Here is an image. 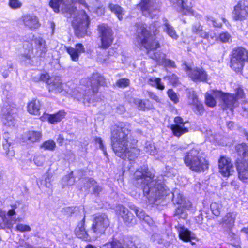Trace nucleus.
Returning <instances> with one entry per match:
<instances>
[{"instance_id": "obj_1", "label": "nucleus", "mask_w": 248, "mask_h": 248, "mask_svg": "<svg viewBox=\"0 0 248 248\" xmlns=\"http://www.w3.org/2000/svg\"><path fill=\"white\" fill-rule=\"evenodd\" d=\"M128 123L119 122L111 130V144L116 155L123 159L134 160L140 154L137 140L129 135Z\"/></svg>"}, {"instance_id": "obj_2", "label": "nucleus", "mask_w": 248, "mask_h": 248, "mask_svg": "<svg viewBox=\"0 0 248 248\" xmlns=\"http://www.w3.org/2000/svg\"><path fill=\"white\" fill-rule=\"evenodd\" d=\"M153 171L146 166L138 169L134 174V183L137 187H141L143 195L151 204H158V200L167 195L165 188L161 181L154 179Z\"/></svg>"}, {"instance_id": "obj_3", "label": "nucleus", "mask_w": 248, "mask_h": 248, "mask_svg": "<svg viewBox=\"0 0 248 248\" xmlns=\"http://www.w3.org/2000/svg\"><path fill=\"white\" fill-rule=\"evenodd\" d=\"M135 27L138 43L146 49L148 56L165 67L176 68V65L174 61L167 59L164 53L154 52L155 50L160 47V45L155 36L152 35L146 30V25L141 22L137 23Z\"/></svg>"}, {"instance_id": "obj_4", "label": "nucleus", "mask_w": 248, "mask_h": 248, "mask_svg": "<svg viewBox=\"0 0 248 248\" xmlns=\"http://www.w3.org/2000/svg\"><path fill=\"white\" fill-rule=\"evenodd\" d=\"M49 6L54 11L58 13L61 11L65 14L68 18L73 17L72 22L76 34L79 37H82L87 34V29L90 23L89 16L83 10L77 12L76 7L72 4H65L62 0H51Z\"/></svg>"}, {"instance_id": "obj_5", "label": "nucleus", "mask_w": 248, "mask_h": 248, "mask_svg": "<svg viewBox=\"0 0 248 248\" xmlns=\"http://www.w3.org/2000/svg\"><path fill=\"white\" fill-rule=\"evenodd\" d=\"M80 83L82 87L75 89L72 96L78 101H82L84 104H90L93 102L94 94L98 91L99 86L105 83V78L100 74L94 73L90 78L82 79Z\"/></svg>"}, {"instance_id": "obj_6", "label": "nucleus", "mask_w": 248, "mask_h": 248, "mask_svg": "<svg viewBox=\"0 0 248 248\" xmlns=\"http://www.w3.org/2000/svg\"><path fill=\"white\" fill-rule=\"evenodd\" d=\"M23 48L25 51L20 55V59L23 61L31 59L33 49L36 56L40 57H44L48 50L45 40L40 36L35 37L32 33L29 35L24 42Z\"/></svg>"}, {"instance_id": "obj_7", "label": "nucleus", "mask_w": 248, "mask_h": 248, "mask_svg": "<svg viewBox=\"0 0 248 248\" xmlns=\"http://www.w3.org/2000/svg\"><path fill=\"white\" fill-rule=\"evenodd\" d=\"M183 160L186 166L194 172L204 171L209 168V162L205 155L201 150L197 148L186 152Z\"/></svg>"}, {"instance_id": "obj_8", "label": "nucleus", "mask_w": 248, "mask_h": 248, "mask_svg": "<svg viewBox=\"0 0 248 248\" xmlns=\"http://www.w3.org/2000/svg\"><path fill=\"white\" fill-rule=\"evenodd\" d=\"M248 60V51L243 47L233 49L231 53L230 67L235 72L240 71Z\"/></svg>"}, {"instance_id": "obj_9", "label": "nucleus", "mask_w": 248, "mask_h": 248, "mask_svg": "<svg viewBox=\"0 0 248 248\" xmlns=\"http://www.w3.org/2000/svg\"><path fill=\"white\" fill-rule=\"evenodd\" d=\"M109 224V220L106 214L96 215L90 228V233L93 234V239L96 240L104 234Z\"/></svg>"}, {"instance_id": "obj_10", "label": "nucleus", "mask_w": 248, "mask_h": 248, "mask_svg": "<svg viewBox=\"0 0 248 248\" xmlns=\"http://www.w3.org/2000/svg\"><path fill=\"white\" fill-rule=\"evenodd\" d=\"M16 109L9 104L4 105L1 111V118L3 124L8 127L15 125L16 122Z\"/></svg>"}, {"instance_id": "obj_11", "label": "nucleus", "mask_w": 248, "mask_h": 248, "mask_svg": "<svg viewBox=\"0 0 248 248\" xmlns=\"http://www.w3.org/2000/svg\"><path fill=\"white\" fill-rule=\"evenodd\" d=\"M235 21H244L248 18V0H239L234 6L232 13Z\"/></svg>"}, {"instance_id": "obj_12", "label": "nucleus", "mask_w": 248, "mask_h": 248, "mask_svg": "<svg viewBox=\"0 0 248 248\" xmlns=\"http://www.w3.org/2000/svg\"><path fill=\"white\" fill-rule=\"evenodd\" d=\"M99 36L101 38V46L103 48H108L113 41V32L111 29L107 25L102 24L98 26Z\"/></svg>"}, {"instance_id": "obj_13", "label": "nucleus", "mask_w": 248, "mask_h": 248, "mask_svg": "<svg viewBox=\"0 0 248 248\" xmlns=\"http://www.w3.org/2000/svg\"><path fill=\"white\" fill-rule=\"evenodd\" d=\"M159 0H142L139 6L143 15L153 18L158 13Z\"/></svg>"}, {"instance_id": "obj_14", "label": "nucleus", "mask_w": 248, "mask_h": 248, "mask_svg": "<svg viewBox=\"0 0 248 248\" xmlns=\"http://www.w3.org/2000/svg\"><path fill=\"white\" fill-rule=\"evenodd\" d=\"M214 95L216 97L218 96L222 100L224 109L229 108L232 111L233 108L238 105L237 99L234 94H225L221 91L217 90Z\"/></svg>"}, {"instance_id": "obj_15", "label": "nucleus", "mask_w": 248, "mask_h": 248, "mask_svg": "<svg viewBox=\"0 0 248 248\" xmlns=\"http://www.w3.org/2000/svg\"><path fill=\"white\" fill-rule=\"evenodd\" d=\"M170 2L174 5L180 7L181 12L185 15L195 16L197 18L200 19L202 16L194 12L192 9L191 0H170Z\"/></svg>"}, {"instance_id": "obj_16", "label": "nucleus", "mask_w": 248, "mask_h": 248, "mask_svg": "<svg viewBox=\"0 0 248 248\" xmlns=\"http://www.w3.org/2000/svg\"><path fill=\"white\" fill-rule=\"evenodd\" d=\"M183 68L191 79L195 82H204L207 79V75L202 68L196 67L191 69L186 65H185Z\"/></svg>"}, {"instance_id": "obj_17", "label": "nucleus", "mask_w": 248, "mask_h": 248, "mask_svg": "<svg viewBox=\"0 0 248 248\" xmlns=\"http://www.w3.org/2000/svg\"><path fill=\"white\" fill-rule=\"evenodd\" d=\"M219 172L224 177H229L234 172V168L231 159L221 156L218 160Z\"/></svg>"}, {"instance_id": "obj_18", "label": "nucleus", "mask_w": 248, "mask_h": 248, "mask_svg": "<svg viewBox=\"0 0 248 248\" xmlns=\"http://www.w3.org/2000/svg\"><path fill=\"white\" fill-rule=\"evenodd\" d=\"M180 239L184 242H189L192 245L196 244L198 241V239L195 235L188 229L185 228L183 225L178 224L175 226Z\"/></svg>"}, {"instance_id": "obj_19", "label": "nucleus", "mask_w": 248, "mask_h": 248, "mask_svg": "<svg viewBox=\"0 0 248 248\" xmlns=\"http://www.w3.org/2000/svg\"><path fill=\"white\" fill-rule=\"evenodd\" d=\"M188 103L192 105V109L196 113L202 115L204 113L203 104L198 100L195 91L192 89H188L187 91Z\"/></svg>"}, {"instance_id": "obj_20", "label": "nucleus", "mask_w": 248, "mask_h": 248, "mask_svg": "<svg viewBox=\"0 0 248 248\" xmlns=\"http://www.w3.org/2000/svg\"><path fill=\"white\" fill-rule=\"evenodd\" d=\"M85 216H84L83 219L78 223L75 229V234L76 236L85 241H91L94 240L93 239V234L90 233V229L87 231L85 228Z\"/></svg>"}, {"instance_id": "obj_21", "label": "nucleus", "mask_w": 248, "mask_h": 248, "mask_svg": "<svg viewBox=\"0 0 248 248\" xmlns=\"http://www.w3.org/2000/svg\"><path fill=\"white\" fill-rule=\"evenodd\" d=\"M21 218L7 217L4 212L0 211V229H11L16 222L21 221Z\"/></svg>"}, {"instance_id": "obj_22", "label": "nucleus", "mask_w": 248, "mask_h": 248, "mask_svg": "<svg viewBox=\"0 0 248 248\" xmlns=\"http://www.w3.org/2000/svg\"><path fill=\"white\" fill-rule=\"evenodd\" d=\"M21 20L24 26L31 30L38 29L40 26L38 18L33 14L23 15Z\"/></svg>"}, {"instance_id": "obj_23", "label": "nucleus", "mask_w": 248, "mask_h": 248, "mask_svg": "<svg viewBox=\"0 0 248 248\" xmlns=\"http://www.w3.org/2000/svg\"><path fill=\"white\" fill-rule=\"evenodd\" d=\"M175 124L171 126V130L174 135L179 137L184 133L188 131L187 127L185 125L186 122H184L183 119L180 117H176L174 119Z\"/></svg>"}, {"instance_id": "obj_24", "label": "nucleus", "mask_w": 248, "mask_h": 248, "mask_svg": "<svg viewBox=\"0 0 248 248\" xmlns=\"http://www.w3.org/2000/svg\"><path fill=\"white\" fill-rule=\"evenodd\" d=\"M127 239L124 236H121L119 239L113 238L111 242L107 243L105 245L106 248H131L130 247V241H127Z\"/></svg>"}, {"instance_id": "obj_25", "label": "nucleus", "mask_w": 248, "mask_h": 248, "mask_svg": "<svg viewBox=\"0 0 248 248\" xmlns=\"http://www.w3.org/2000/svg\"><path fill=\"white\" fill-rule=\"evenodd\" d=\"M236 166L239 179L243 181L248 180V162L247 160H240L238 158Z\"/></svg>"}, {"instance_id": "obj_26", "label": "nucleus", "mask_w": 248, "mask_h": 248, "mask_svg": "<svg viewBox=\"0 0 248 248\" xmlns=\"http://www.w3.org/2000/svg\"><path fill=\"white\" fill-rule=\"evenodd\" d=\"M118 212L127 225H133L136 223V219L134 215L125 207L120 206Z\"/></svg>"}, {"instance_id": "obj_27", "label": "nucleus", "mask_w": 248, "mask_h": 248, "mask_svg": "<svg viewBox=\"0 0 248 248\" xmlns=\"http://www.w3.org/2000/svg\"><path fill=\"white\" fill-rule=\"evenodd\" d=\"M49 92L58 93L61 92L63 89V84L59 77H52L48 85Z\"/></svg>"}, {"instance_id": "obj_28", "label": "nucleus", "mask_w": 248, "mask_h": 248, "mask_svg": "<svg viewBox=\"0 0 248 248\" xmlns=\"http://www.w3.org/2000/svg\"><path fill=\"white\" fill-rule=\"evenodd\" d=\"M41 137L42 134L40 132L31 130L24 134L23 139L28 142L34 143L38 142Z\"/></svg>"}, {"instance_id": "obj_29", "label": "nucleus", "mask_w": 248, "mask_h": 248, "mask_svg": "<svg viewBox=\"0 0 248 248\" xmlns=\"http://www.w3.org/2000/svg\"><path fill=\"white\" fill-rule=\"evenodd\" d=\"M9 134L7 132H5L3 134V138L4 141L2 145L6 156L11 159L14 156L15 151L13 149V147H11V143L9 140Z\"/></svg>"}, {"instance_id": "obj_30", "label": "nucleus", "mask_w": 248, "mask_h": 248, "mask_svg": "<svg viewBox=\"0 0 248 248\" xmlns=\"http://www.w3.org/2000/svg\"><path fill=\"white\" fill-rule=\"evenodd\" d=\"M162 28L163 31L170 37L175 40L178 39V35L177 34L176 31L166 18L163 19Z\"/></svg>"}, {"instance_id": "obj_31", "label": "nucleus", "mask_w": 248, "mask_h": 248, "mask_svg": "<svg viewBox=\"0 0 248 248\" xmlns=\"http://www.w3.org/2000/svg\"><path fill=\"white\" fill-rule=\"evenodd\" d=\"M134 211L137 217L140 220L144 221L149 226L153 227L154 223L152 219L148 215H146L143 210L134 207Z\"/></svg>"}, {"instance_id": "obj_32", "label": "nucleus", "mask_w": 248, "mask_h": 248, "mask_svg": "<svg viewBox=\"0 0 248 248\" xmlns=\"http://www.w3.org/2000/svg\"><path fill=\"white\" fill-rule=\"evenodd\" d=\"M41 107V103L39 100L34 99L31 101L28 105V111L31 114L39 115Z\"/></svg>"}, {"instance_id": "obj_33", "label": "nucleus", "mask_w": 248, "mask_h": 248, "mask_svg": "<svg viewBox=\"0 0 248 248\" xmlns=\"http://www.w3.org/2000/svg\"><path fill=\"white\" fill-rule=\"evenodd\" d=\"M109 10L114 13L119 20H122L123 16L124 15V9L118 4L110 3L108 5Z\"/></svg>"}, {"instance_id": "obj_34", "label": "nucleus", "mask_w": 248, "mask_h": 248, "mask_svg": "<svg viewBox=\"0 0 248 248\" xmlns=\"http://www.w3.org/2000/svg\"><path fill=\"white\" fill-rule=\"evenodd\" d=\"M52 175L49 172L45 173L41 180L37 181V184L39 187H46V188H50L52 187L51 183Z\"/></svg>"}, {"instance_id": "obj_35", "label": "nucleus", "mask_w": 248, "mask_h": 248, "mask_svg": "<svg viewBox=\"0 0 248 248\" xmlns=\"http://www.w3.org/2000/svg\"><path fill=\"white\" fill-rule=\"evenodd\" d=\"M65 115V112L60 110L56 114H47L46 117L49 122L52 124H55L61 121L64 117Z\"/></svg>"}, {"instance_id": "obj_36", "label": "nucleus", "mask_w": 248, "mask_h": 248, "mask_svg": "<svg viewBox=\"0 0 248 248\" xmlns=\"http://www.w3.org/2000/svg\"><path fill=\"white\" fill-rule=\"evenodd\" d=\"M236 216L237 213L236 212L228 213L222 218V221L228 227H231L234 223Z\"/></svg>"}, {"instance_id": "obj_37", "label": "nucleus", "mask_w": 248, "mask_h": 248, "mask_svg": "<svg viewBox=\"0 0 248 248\" xmlns=\"http://www.w3.org/2000/svg\"><path fill=\"white\" fill-rule=\"evenodd\" d=\"M236 150L238 155L243 159L241 160L246 159V158L248 156V146L245 143H242L237 145L236 146Z\"/></svg>"}, {"instance_id": "obj_38", "label": "nucleus", "mask_w": 248, "mask_h": 248, "mask_svg": "<svg viewBox=\"0 0 248 248\" xmlns=\"http://www.w3.org/2000/svg\"><path fill=\"white\" fill-rule=\"evenodd\" d=\"M148 83L153 87H156L157 89L162 90L165 88V86L161 82L160 78L152 77L148 80Z\"/></svg>"}, {"instance_id": "obj_39", "label": "nucleus", "mask_w": 248, "mask_h": 248, "mask_svg": "<svg viewBox=\"0 0 248 248\" xmlns=\"http://www.w3.org/2000/svg\"><path fill=\"white\" fill-rule=\"evenodd\" d=\"M216 91H213L212 94L207 93L205 95V103L207 106L210 107H213L216 105V101L215 98H219L218 96L216 97L214 95V93Z\"/></svg>"}, {"instance_id": "obj_40", "label": "nucleus", "mask_w": 248, "mask_h": 248, "mask_svg": "<svg viewBox=\"0 0 248 248\" xmlns=\"http://www.w3.org/2000/svg\"><path fill=\"white\" fill-rule=\"evenodd\" d=\"M172 201L174 204L182 206L185 199L183 198L182 194L178 193L177 190H175L173 193Z\"/></svg>"}, {"instance_id": "obj_41", "label": "nucleus", "mask_w": 248, "mask_h": 248, "mask_svg": "<svg viewBox=\"0 0 248 248\" xmlns=\"http://www.w3.org/2000/svg\"><path fill=\"white\" fill-rule=\"evenodd\" d=\"M145 151L151 155H155L157 154V150L154 143L150 141H147L145 145Z\"/></svg>"}, {"instance_id": "obj_42", "label": "nucleus", "mask_w": 248, "mask_h": 248, "mask_svg": "<svg viewBox=\"0 0 248 248\" xmlns=\"http://www.w3.org/2000/svg\"><path fill=\"white\" fill-rule=\"evenodd\" d=\"M222 207L220 203L216 202L212 203L210 205L212 213L216 216H218L220 214Z\"/></svg>"}, {"instance_id": "obj_43", "label": "nucleus", "mask_w": 248, "mask_h": 248, "mask_svg": "<svg viewBox=\"0 0 248 248\" xmlns=\"http://www.w3.org/2000/svg\"><path fill=\"white\" fill-rule=\"evenodd\" d=\"M40 147L46 150L53 151L56 147V144L53 140H49L44 142Z\"/></svg>"}, {"instance_id": "obj_44", "label": "nucleus", "mask_w": 248, "mask_h": 248, "mask_svg": "<svg viewBox=\"0 0 248 248\" xmlns=\"http://www.w3.org/2000/svg\"><path fill=\"white\" fill-rule=\"evenodd\" d=\"M87 182L93 186V193L95 195H98L102 190V186L98 185L93 179H89Z\"/></svg>"}, {"instance_id": "obj_45", "label": "nucleus", "mask_w": 248, "mask_h": 248, "mask_svg": "<svg viewBox=\"0 0 248 248\" xmlns=\"http://www.w3.org/2000/svg\"><path fill=\"white\" fill-rule=\"evenodd\" d=\"M67 52L70 55L72 61L77 62L78 60L79 54L74 48L72 47H67Z\"/></svg>"}, {"instance_id": "obj_46", "label": "nucleus", "mask_w": 248, "mask_h": 248, "mask_svg": "<svg viewBox=\"0 0 248 248\" xmlns=\"http://www.w3.org/2000/svg\"><path fill=\"white\" fill-rule=\"evenodd\" d=\"M174 215L178 216L179 218L183 219L186 218L187 216L186 212L184 210V208L182 206H180L176 209Z\"/></svg>"}, {"instance_id": "obj_47", "label": "nucleus", "mask_w": 248, "mask_h": 248, "mask_svg": "<svg viewBox=\"0 0 248 248\" xmlns=\"http://www.w3.org/2000/svg\"><path fill=\"white\" fill-rule=\"evenodd\" d=\"M218 39L222 43H231L232 42L231 35L228 32H223L221 33Z\"/></svg>"}, {"instance_id": "obj_48", "label": "nucleus", "mask_w": 248, "mask_h": 248, "mask_svg": "<svg viewBox=\"0 0 248 248\" xmlns=\"http://www.w3.org/2000/svg\"><path fill=\"white\" fill-rule=\"evenodd\" d=\"M20 203L16 202L10 204L11 209H9L6 214L7 217H13L16 214V209L19 206Z\"/></svg>"}, {"instance_id": "obj_49", "label": "nucleus", "mask_w": 248, "mask_h": 248, "mask_svg": "<svg viewBox=\"0 0 248 248\" xmlns=\"http://www.w3.org/2000/svg\"><path fill=\"white\" fill-rule=\"evenodd\" d=\"M167 94L169 98L174 104H177L179 102V97L176 93L172 89H169L167 92Z\"/></svg>"}, {"instance_id": "obj_50", "label": "nucleus", "mask_w": 248, "mask_h": 248, "mask_svg": "<svg viewBox=\"0 0 248 248\" xmlns=\"http://www.w3.org/2000/svg\"><path fill=\"white\" fill-rule=\"evenodd\" d=\"M33 161L36 166H42L45 161V157L41 155H36L34 157Z\"/></svg>"}, {"instance_id": "obj_51", "label": "nucleus", "mask_w": 248, "mask_h": 248, "mask_svg": "<svg viewBox=\"0 0 248 248\" xmlns=\"http://www.w3.org/2000/svg\"><path fill=\"white\" fill-rule=\"evenodd\" d=\"M207 21L209 24H212L214 27H220L222 26V24L220 22H218L213 17L207 16H206Z\"/></svg>"}, {"instance_id": "obj_52", "label": "nucleus", "mask_w": 248, "mask_h": 248, "mask_svg": "<svg viewBox=\"0 0 248 248\" xmlns=\"http://www.w3.org/2000/svg\"><path fill=\"white\" fill-rule=\"evenodd\" d=\"M130 81L127 78H121L117 81L116 85L120 88H125L129 86Z\"/></svg>"}, {"instance_id": "obj_53", "label": "nucleus", "mask_w": 248, "mask_h": 248, "mask_svg": "<svg viewBox=\"0 0 248 248\" xmlns=\"http://www.w3.org/2000/svg\"><path fill=\"white\" fill-rule=\"evenodd\" d=\"M151 240L153 242H156L159 244H162L164 242V239L162 238V236L157 233H153L151 236Z\"/></svg>"}, {"instance_id": "obj_54", "label": "nucleus", "mask_w": 248, "mask_h": 248, "mask_svg": "<svg viewBox=\"0 0 248 248\" xmlns=\"http://www.w3.org/2000/svg\"><path fill=\"white\" fill-rule=\"evenodd\" d=\"M16 230L20 232H30L31 228L29 225L19 223L16 226Z\"/></svg>"}, {"instance_id": "obj_55", "label": "nucleus", "mask_w": 248, "mask_h": 248, "mask_svg": "<svg viewBox=\"0 0 248 248\" xmlns=\"http://www.w3.org/2000/svg\"><path fill=\"white\" fill-rule=\"evenodd\" d=\"M9 6L14 9L19 8L22 6V3L19 0H9Z\"/></svg>"}, {"instance_id": "obj_56", "label": "nucleus", "mask_w": 248, "mask_h": 248, "mask_svg": "<svg viewBox=\"0 0 248 248\" xmlns=\"http://www.w3.org/2000/svg\"><path fill=\"white\" fill-rule=\"evenodd\" d=\"M95 141L96 144L99 145V148L101 150L103 151V154L105 156L108 155V154L107 153V151L103 145L102 140L100 137H96L95 139Z\"/></svg>"}, {"instance_id": "obj_57", "label": "nucleus", "mask_w": 248, "mask_h": 248, "mask_svg": "<svg viewBox=\"0 0 248 248\" xmlns=\"http://www.w3.org/2000/svg\"><path fill=\"white\" fill-rule=\"evenodd\" d=\"M135 104H136L140 109V110H144L146 108V102L145 101H143L140 99H136L134 101Z\"/></svg>"}, {"instance_id": "obj_58", "label": "nucleus", "mask_w": 248, "mask_h": 248, "mask_svg": "<svg viewBox=\"0 0 248 248\" xmlns=\"http://www.w3.org/2000/svg\"><path fill=\"white\" fill-rule=\"evenodd\" d=\"M50 78H50V76L48 74H42L40 76L38 80H36V81H42L45 82L47 84V85H48L50 82Z\"/></svg>"}, {"instance_id": "obj_59", "label": "nucleus", "mask_w": 248, "mask_h": 248, "mask_svg": "<svg viewBox=\"0 0 248 248\" xmlns=\"http://www.w3.org/2000/svg\"><path fill=\"white\" fill-rule=\"evenodd\" d=\"M202 26L199 23H197L192 25V31L193 33L198 34L202 31Z\"/></svg>"}, {"instance_id": "obj_60", "label": "nucleus", "mask_w": 248, "mask_h": 248, "mask_svg": "<svg viewBox=\"0 0 248 248\" xmlns=\"http://www.w3.org/2000/svg\"><path fill=\"white\" fill-rule=\"evenodd\" d=\"M147 93L148 96L149 97H150V99L155 101L157 103L160 102V98L155 93L152 91H147Z\"/></svg>"}, {"instance_id": "obj_61", "label": "nucleus", "mask_w": 248, "mask_h": 248, "mask_svg": "<svg viewBox=\"0 0 248 248\" xmlns=\"http://www.w3.org/2000/svg\"><path fill=\"white\" fill-rule=\"evenodd\" d=\"M74 172V175L78 179H83V177L85 175V172L83 170H78Z\"/></svg>"}, {"instance_id": "obj_62", "label": "nucleus", "mask_w": 248, "mask_h": 248, "mask_svg": "<svg viewBox=\"0 0 248 248\" xmlns=\"http://www.w3.org/2000/svg\"><path fill=\"white\" fill-rule=\"evenodd\" d=\"M131 248H148L147 246L142 243H139L137 244H133L132 241L130 242Z\"/></svg>"}, {"instance_id": "obj_63", "label": "nucleus", "mask_w": 248, "mask_h": 248, "mask_svg": "<svg viewBox=\"0 0 248 248\" xmlns=\"http://www.w3.org/2000/svg\"><path fill=\"white\" fill-rule=\"evenodd\" d=\"M236 98L237 100L239 98H242L244 96V93L243 89L241 88H238L236 90Z\"/></svg>"}, {"instance_id": "obj_64", "label": "nucleus", "mask_w": 248, "mask_h": 248, "mask_svg": "<svg viewBox=\"0 0 248 248\" xmlns=\"http://www.w3.org/2000/svg\"><path fill=\"white\" fill-rule=\"evenodd\" d=\"M75 49L77 50V51L80 54L81 53H83L85 52V49L84 48L83 46L81 44H78L76 45Z\"/></svg>"}]
</instances>
